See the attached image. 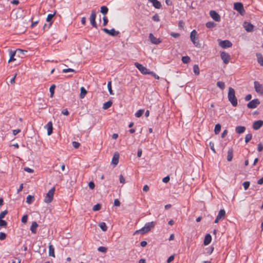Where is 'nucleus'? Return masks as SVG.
Here are the masks:
<instances>
[{
    "mask_svg": "<svg viewBox=\"0 0 263 263\" xmlns=\"http://www.w3.org/2000/svg\"><path fill=\"white\" fill-rule=\"evenodd\" d=\"M98 251L102 252V253H106L107 251V248L105 247L101 246V247H99L98 248Z\"/></svg>",
    "mask_w": 263,
    "mask_h": 263,
    "instance_id": "41",
    "label": "nucleus"
},
{
    "mask_svg": "<svg viewBox=\"0 0 263 263\" xmlns=\"http://www.w3.org/2000/svg\"><path fill=\"white\" fill-rule=\"evenodd\" d=\"M226 215V212L224 209H221L217 215L219 217L223 218Z\"/></svg>",
    "mask_w": 263,
    "mask_h": 263,
    "instance_id": "34",
    "label": "nucleus"
},
{
    "mask_svg": "<svg viewBox=\"0 0 263 263\" xmlns=\"http://www.w3.org/2000/svg\"><path fill=\"white\" fill-rule=\"evenodd\" d=\"M62 113L65 116H68L69 113L67 109H64L62 111Z\"/></svg>",
    "mask_w": 263,
    "mask_h": 263,
    "instance_id": "63",
    "label": "nucleus"
},
{
    "mask_svg": "<svg viewBox=\"0 0 263 263\" xmlns=\"http://www.w3.org/2000/svg\"><path fill=\"white\" fill-rule=\"evenodd\" d=\"M86 93H87V91L85 90V89L83 87H82L81 88V93H80L81 98H83L85 96Z\"/></svg>",
    "mask_w": 263,
    "mask_h": 263,
    "instance_id": "36",
    "label": "nucleus"
},
{
    "mask_svg": "<svg viewBox=\"0 0 263 263\" xmlns=\"http://www.w3.org/2000/svg\"><path fill=\"white\" fill-rule=\"evenodd\" d=\"M7 225V222L2 219H0V227H5Z\"/></svg>",
    "mask_w": 263,
    "mask_h": 263,
    "instance_id": "45",
    "label": "nucleus"
},
{
    "mask_svg": "<svg viewBox=\"0 0 263 263\" xmlns=\"http://www.w3.org/2000/svg\"><path fill=\"white\" fill-rule=\"evenodd\" d=\"M119 180L120 182L122 184H124L125 182V179L122 175H120Z\"/></svg>",
    "mask_w": 263,
    "mask_h": 263,
    "instance_id": "51",
    "label": "nucleus"
},
{
    "mask_svg": "<svg viewBox=\"0 0 263 263\" xmlns=\"http://www.w3.org/2000/svg\"><path fill=\"white\" fill-rule=\"evenodd\" d=\"M190 39L194 45L198 48L200 47L201 44L198 37L197 32L195 30H193L190 33Z\"/></svg>",
    "mask_w": 263,
    "mask_h": 263,
    "instance_id": "2",
    "label": "nucleus"
},
{
    "mask_svg": "<svg viewBox=\"0 0 263 263\" xmlns=\"http://www.w3.org/2000/svg\"><path fill=\"white\" fill-rule=\"evenodd\" d=\"M144 111V109H139L135 113V115L137 118H139L142 115Z\"/></svg>",
    "mask_w": 263,
    "mask_h": 263,
    "instance_id": "38",
    "label": "nucleus"
},
{
    "mask_svg": "<svg viewBox=\"0 0 263 263\" xmlns=\"http://www.w3.org/2000/svg\"><path fill=\"white\" fill-rule=\"evenodd\" d=\"M216 85L221 90H223L225 88V84L222 81H218L216 83Z\"/></svg>",
    "mask_w": 263,
    "mask_h": 263,
    "instance_id": "31",
    "label": "nucleus"
},
{
    "mask_svg": "<svg viewBox=\"0 0 263 263\" xmlns=\"http://www.w3.org/2000/svg\"><path fill=\"white\" fill-rule=\"evenodd\" d=\"M174 255L170 256L167 260V263H170L174 260Z\"/></svg>",
    "mask_w": 263,
    "mask_h": 263,
    "instance_id": "57",
    "label": "nucleus"
},
{
    "mask_svg": "<svg viewBox=\"0 0 263 263\" xmlns=\"http://www.w3.org/2000/svg\"><path fill=\"white\" fill-rule=\"evenodd\" d=\"M38 227V224L36 222L34 221L32 223L30 227V230L33 234H35L37 231V228Z\"/></svg>",
    "mask_w": 263,
    "mask_h": 263,
    "instance_id": "21",
    "label": "nucleus"
},
{
    "mask_svg": "<svg viewBox=\"0 0 263 263\" xmlns=\"http://www.w3.org/2000/svg\"><path fill=\"white\" fill-rule=\"evenodd\" d=\"M254 88L256 92L260 95H263V85L258 81L254 82Z\"/></svg>",
    "mask_w": 263,
    "mask_h": 263,
    "instance_id": "8",
    "label": "nucleus"
},
{
    "mask_svg": "<svg viewBox=\"0 0 263 263\" xmlns=\"http://www.w3.org/2000/svg\"><path fill=\"white\" fill-rule=\"evenodd\" d=\"M99 227H100L101 230L104 232L106 231L107 230V227L106 223L104 222H102L100 223Z\"/></svg>",
    "mask_w": 263,
    "mask_h": 263,
    "instance_id": "29",
    "label": "nucleus"
},
{
    "mask_svg": "<svg viewBox=\"0 0 263 263\" xmlns=\"http://www.w3.org/2000/svg\"><path fill=\"white\" fill-rule=\"evenodd\" d=\"M103 30L107 34L109 35L115 36H117L119 34V31L115 30V29L112 28L110 30H109L106 28H104Z\"/></svg>",
    "mask_w": 263,
    "mask_h": 263,
    "instance_id": "13",
    "label": "nucleus"
},
{
    "mask_svg": "<svg viewBox=\"0 0 263 263\" xmlns=\"http://www.w3.org/2000/svg\"><path fill=\"white\" fill-rule=\"evenodd\" d=\"M263 125V121L257 120L255 121L253 124V128L255 130L259 129Z\"/></svg>",
    "mask_w": 263,
    "mask_h": 263,
    "instance_id": "17",
    "label": "nucleus"
},
{
    "mask_svg": "<svg viewBox=\"0 0 263 263\" xmlns=\"http://www.w3.org/2000/svg\"><path fill=\"white\" fill-rule=\"evenodd\" d=\"M45 128L47 130L48 135H50L52 133V123L51 121L49 122L45 126Z\"/></svg>",
    "mask_w": 263,
    "mask_h": 263,
    "instance_id": "19",
    "label": "nucleus"
},
{
    "mask_svg": "<svg viewBox=\"0 0 263 263\" xmlns=\"http://www.w3.org/2000/svg\"><path fill=\"white\" fill-rule=\"evenodd\" d=\"M119 157L120 155L119 153L115 152L111 160V164H118L119 162Z\"/></svg>",
    "mask_w": 263,
    "mask_h": 263,
    "instance_id": "18",
    "label": "nucleus"
},
{
    "mask_svg": "<svg viewBox=\"0 0 263 263\" xmlns=\"http://www.w3.org/2000/svg\"><path fill=\"white\" fill-rule=\"evenodd\" d=\"M24 170L25 171L30 173H32L33 172V170L29 167H25Z\"/></svg>",
    "mask_w": 263,
    "mask_h": 263,
    "instance_id": "64",
    "label": "nucleus"
},
{
    "mask_svg": "<svg viewBox=\"0 0 263 263\" xmlns=\"http://www.w3.org/2000/svg\"><path fill=\"white\" fill-rule=\"evenodd\" d=\"M234 9L238 11L240 14H243L245 13V9L242 3L237 2L234 4Z\"/></svg>",
    "mask_w": 263,
    "mask_h": 263,
    "instance_id": "7",
    "label": "nucleus"
},
{
    "mask_svg": "<svg viewBox=\"0 0 263 263\" xmlns=\"http://www.w3.org/2000/svg\"><path fill=\"white\" fill-rule=\"evenodd\" d=\"M212 240V237L210 234H206L204 239V245L207 246L211 242Z\"/></svg>",
    "mask_w": 263,
    "mask_h": 263,
    "instance_id": "22",
    "label": "nucleus"
},
{
    "mask_svg": "<svg viewBox=\"0 0 263 263\" xmlns=\"http://www.w3.org/2000/svg\"><path fill=\"white\" fill-rule=\"evenodd\" d=\"M206 27L208 28H213L216 26V24L213 22H208L206 23Z\"/></svg>",
    "mask_w": 263,
    "mask_h": 263,
    "instance_id": "30",
    "label": "nucleus"
},
{
    "mask_svg": "<svg viewBox=\"0 0 263 263\" xmlns=\"http://www.w3.org/2000/svg\"><path fill=\"white\" fill-rule=\"evenodd\" d=\"M12 132H13V135L15 136L16 135H17V134H18L19 133L21 132V129H14V130H13Z\"/></svg>",
    "mask_w": 263,
    "mask_h": 263,
    "instance_id": "62",
    "label": "nucleus"
},
{
    "mask_svg": "<svg viewBox=\"0 0 263 263\" xmlns=\"http://www.w3.org/2000/svg\"><path fill=\"white\" fill-rule=\"evenodd\" d=\"M55 88V86L54 84H53L50 86L49 88V91L50 92V97L51 98L53 97V96Z\"/></svg>",
    "mask_w": 263,
    "mask_h": 263,
    "instance_id": "39",
    "label": "nucleus"
},
{
    "mask_svg": "<svg viewBox=\"0 0 263 263\" xmlns=\"http://www.w3.org/2000/svg\"><path fill=\"white\" fill-rule=\"evenodd\" d=\"M210 15L211 17L215 21L219 22L220 21V16L219 14L214 10H211L210 12Z\"/></svg>",
    "mask_w": 263,
    "mask_h": 263,
    "instance_id": "14",
    "label": "nucleus"
},
{
    "mask_svg": "<svg viewBox=\"0 0 263 263\" xmlns=\"http://www.w3.org/2000/svg\"><path fill=\"white\" fill-rule=\"evenodd\" d=\"M107 88H108L109 93L110 95H113L112 90L111 89V81L108 82Z\"/></svg>",
    "mask_w": 263,
    "mask_h": 263,
    "instance_id": "42",
    "label": "nucleus"
},
{
    "mask_svg": "<svg viewBox=\"0 0 263 263\" xmlns=\"http://www.w3.org/2000/svg\"><path fill=\"white\" fill-rule=\"evenodd\" d=\"M221 130V125L219 123L216 124L214 128V132L216 135H217L219 133Z\"/></svg>",
    "mask_w": 263,
    "mask_h": 263,
    "instance_id": "28",
    "label": "nucleus"
},
{
    "mask_svg": "<svg viewBox=\"0 0 263 263\" xmlns=\"http://www.w3.org/2000/svg\"><path fill=\"white\" fill-rule=\"evenodd\" d=\"M260 104V101L258 99H254L249 102L247 104V107L249 108H255Z\"/></svg>",
    "mask_w": 263,
    "mask_h": 263,
    "instance_id": "12",
    "label": "nucleus"
},
{
    "mask_svg": "<svg viewBox=\"0 0 263 263\" xmlns=\"http://www.w3.org/2000/svg\"><path fill=\"white\" fill-rule=\"evenodd\" d=\"M220 57L225 64H228L231 59L230 55L225 51L220 52Z\"/></svg>",
    "mask_w": 263,
    "mask_h": 263,
    "instance_id": "9",
    "label": "nucleus"
},
{
    "mask_svg": "<svg viewBox=\"0 0 263 263\" xmlns=\"http://www.w3.org/2000/svg\"><path fill=\"white\" fill-rule=\"evenodd\" d=\"M219 41V45L222 48H230L232 46V43L229 40L221 41L220 40Z\"/></svg>",
    "mask_w": 263,
    "mask_h": 263,
    "instance_id": "10",
    "label": "nucleus"
},
{
    "mask_svg": "<svg viewBox=\"0 0 263 263\" xmlns=\"http://www.w3.org/2000/svg\"><path fill=\"white\" fill-rule=\"evenodd\" d=\"M193 71L196 75H198L200 73L199 68L197 65H195L193 66Z\"/></svg>",
    "mask_w": 263,
    "mask_h": 263,
    "instance_id": "35",
    "label": "nucleus"
},
{
    "mask_svg": "<svg viewBox=\"0 0 263 263\" xmlns=\"http://www.w3.org/2000/svg\"><path fill=\"white\" fill-rule=\"evenodd\" d=\"M243 26L247 32H252L253 30L254 26L250 23L246 22L243 23Z\"/></svg>",
    "mask_w": 263,
    "mask_h": 263,
    "instance_id": "16",
    "label": "nucleus"
},
{
    "mask_svg": "<svg viewBox=\"0 0 263 263\" xmlns=\"http://www.w3.org/2000/svg\"><path fill=\"white\" fill-rule=\"evenodd\" d=\"M108 9L107 8V7L106 6H103L101 7L100 11L103 14H104V15L106 14L108 12Z\"/></svg>",
    "mask_w": 263,
    "mask_h": 263,
    "instance_id": "32",
    "label": "nucleus"
},
{
    "mask_svg": "<svg viewBox=\"0 0 263 263\" xmlns=\"http://www.w3.org/2000/svg\"><path fill=\"white\" fill-rule=\"evenodd\" d=\"M171 35L175 38H177L180 36V34L178 33L172 32Z\"/></svg>",
    "mask_w": 263,
    "mask_h": 263,
    "instance_id": "60",
    "label": "nucleus"
},
{
    "mask_svg": "<svg viewBox=\"0 0 263 263\" xmlns=\"http://www.w3.org/2000/svg\"><path fill=\"white\" fill-rule=\"evenodd\" d=\"M250 183L249 181H245L243 183L242 185L244 187L245 190H247L248 189L250 186Z\"/></svg>",
    "mask_w": 263,
    "mask_h": 263,
    "instance_id": "44",
    "label": "nucleus"
},
{
    "mask_svg": "<svg viewBox=\"0 0 263 263\" xmlns=\"http://www.w3.org/2000/svg\"><path fill=\"white\" fill-rule=\"evenodd\" d=\"M112 102L111 101H108L103 104V108L104 109H107L109 108L112 105Z\"/></svg>",
    "mask_w": 263,
    "mask_h": 263,
    "instance_id": "27",
    "label": "nucleus"
},
{
    "mask_svg": "<svg viewBox=\"0 0 263 263\" xmlns=\"http://www.w3.org/2000/svg\"><path fill=\"white\" fill-rule=\"evenodd\" d=\"M152 18L155 22H159L160 21L159 17L157 14H155V15H154Z\"/></svg>",
    "mask_w": 263,
    "mask_h": 263,
    "instance_id": "53",
    "label": "nucleus"
},
{
    "mask_svg": "<svg viewBox=\"0 0 263 263\" xmlns=\"http://www.w3.org/2000/svg\"><path fill=\"white\" fill-rule=\"evenodd\" d=\"M25 52H27V51L20 49H16V50H10L9 51L10 59L8 61V62L10 63L15 60V59L14 58V57L16 53L20 55L21 54H25Z\"/></svg>",
    "mask_w": 263,
    "mask_h": 263,
    "instance_id": "4",
    "label": "nucleus"
},
{
    "mask_svg": "<svg viewBox=\"0 0 263 263\" xmlns=\"http://www.w3.org/2000/svg\"><path fill=\"white\" fill-rule=\"evenodd\" d=\"M27 219H28V216L27 215H24L22 218V222L23 223H25L27 221Z\"/></svg>",
    "mask_w": 263,
    "mask_h": 263,
    "instance_id": "55",
    "label": "nucleus"
},
{
    "mask_svg": "<svg viewBox=\"0 0 263 263\" xmlns=\"http://www.w3.org/2000/svg\"><path fill=\"white\" fill-rule=\"evenodd\" d=\"M34 200V196L30 195H28L26 198V202L28 204H31Z\"/></svg>",
    "mask_w": 263,
    "mask_h": 263,
    "instance_id": "33",
    "label": "nucleus"
},
{
    "mask_svg": "<svg viewBox=\"0 0 263 263\" xmlns=\"http://www.w3.org/2000/svg\"><path fill=\"white\" fill-rule=\"evenodd\" d=\"M182 61L184 64H187L190 61V58L189 56H184L182 58Z\"/></svg>",
    "mask_w": 263,
    "mask_h": 263,
    "instance_id": "37",
    "label": "nucleus"
},
{
    "mask_svg": "<svg viewBox=\"0 0 263 263\" xmlns=\"http://www.w3.org/2000/svg\"><path fill=\"white\" fill-rule=\"evenodd\" d=\"M170 177L168 176H167L163 178L162 181L164 183H167L170 181Z\"/></svg>",
    "mask_w": 263,
    "mask_h": 263,
    "instance_id": "58",
    "label": "nucleus"
},
{
    "mask_svg": "<svg viewBox=\"0 0 263 263\" xmlns=\"http://www.w3.org/2000/svg\"><path fill=\"white\" fill-rule=\"evenodd\" d=\"M101 208V204L99 203H97V204L93 206L92 210L94 211H99V210H100Z\"/></svg>",
    "mask_w": 263,
    "mask_h": 263,
    "instance_id": "43",
    "label": "nucleus"
},
{
    "mask_svg": "<svg viewBox=\"0 0 263 263\" xmlns=\"http://www.w3.org/2000/svg\"><path fill=\"white\" fill-rule=\"evenodd\" d=\"M263 149V145L261 143H259L258 144V147H257V150L258 152H261L262 151Z\"/></svg>",
    "mask_w": 263,
    "mask_h": 263,
    "instance_id": "59",
    "label": "nucleus"
},
{
    "mask_svg": "<svg viewBox=\"0 0 263 263\" xmlns=\"http://www.w3.org/2000/svg\"><path fill=\"white\" fill-rule=\"evenodd\" d=\"M149 39L151 42L155 45H158L161 42L160 39L156 38L152 33L149 34Z\"/></svg>",
    "mask_w": 263,
    "mask_h": 263,
    "instance_id": "15",
    "label": "nucleus"
},
{
    "mask_svg": "<svg viewBox=\"0 0 263 263\" xmlns=\"http://www.w3.org/2000/svg\"><path fill=\"white\" fill-rule=\"evenodd\" d=\"M155 226V222L154 221H152L149 222H147L145 223L144 226L139 231H136L135 233H138V232H141L142 234H144L148 232L152 228H154Z\"/></svg>",
    "mask_w": 263,
    "mask_h": 263,
    "instance_id": "3",
    "label": "nucleus"
},
{
    "mask_svg": "<svg viewBox=\"0 0 263 263\" xmlns=\"http://www.w3.org/2000/svg\"><path fill=\"white\" fill-rule=\"evenodd\" d=\"M135 66L141 72V73L143 74H149L150 72L147 68L138 62L135 63Z\"/></svg>",
    "mask_w": 263,
    "mask_h": 263,
    "instance_id": "6",
    "label": "nucleus"
},
{
    "mask_svg": "<svg viewBox=\"0 0 263 263\" xmlns=\"http://www.w3.org/2000/svg\"><path fill=\"white\" fill-rule=\"evenodd\" d=\"M80 144L78 142H76V141L72 142V146L76 148H78L80 146Z\"/></svg>",
    "mask_w": 263,
    "mask_h": 263,
    "instance_id": "52",
    "label": "nucleus"
},
{
    "mask_svg": "<svg viewBox=\"0 0 263 263\" xmlns=\"http://www.w3.org/2000/svg\"><path fill=\"white\" fill-rule=\"evenodd\" d=\"M256 56L257 57V62L260 66H263V56L260 53H256Z\"/></svg>",
    "mask_w": 263,
    "mask_h": 263,
    "instance_id": "23",
    "label": "nucleus"
},
{
    "mask_svg": "<svg viewBox=\"0 0 263 263\" xmlns=\"http://www.w3.org/2000/svg\"><path fill=\"white\" fill-rule=\"evenodd\" d=\"M114 205L116 206H119L121 204L120 201L118 199H116L114 200Z\"/></svg>",
    "mask_w": 263,
    "mask_h": 263,
    "instance_id": "56",
    "label": "nucleus"
},
{
    "mask_svg": "<svg viewBox=\"0 0 263 263\" xmlns=\"http://www.w3.org/2000/svg\"><path fill=\"white\" fill-rule=\"evenodd\" d=\"M228 98L233 106L236 107L237 105V99L235 96V90L232 87L229 88Z\"/></svg>",
    "mask_w": 263,
    "mask_h": 263,
    "instance_id": "1",
    "label": "nucleus"
},
{
    "mask_svg": "<svg viewBox=\"0 0 263 263\" xmlns=\"http://www.w3.org/2000/svg\"><path fill=\"white\" fill-rule=\"evenodd\" d=\"M49 255L53 257H55L54 248L51 245L49 246Z\"/></svg>",
    "mask_w": 263,
    "mask_h": 263,
    "instance_id": "26",
    "label": "nucleus"
},
{
    "mask_svg": "<svg viewBox=\"0 0 263 263\" xmlns=\"http://www.w3.org/2000/svg\"><path fill=\"white\" fill-rule=\"evenodd\" d=\"M96 11L95 10L91 11V13L90 16V23L91 25L95 28H97V25L96 22Z\"/></svg>",
    "mask_w": 263,
    "mask_h": 263,
    "instance_id": "11",
    "label": "nucleus"
},
{
    "mask_svg": "<svg viewBox=\"0 0 263 263\" xmlns=\"http://www.w3.org/2000/svg\"><path fill=\"white\" fill-rule=\"evenodd\" d=\"M246 127L242 126H238L235 128V132L238 134H241L245 132Z\"/></svg>",
    "mask_w": 263,
    "mask_h": 263,
    "instance_id": "25",
    "label": "nucleus"
},
{
    "mask_svg": "<svg viewBox=\"0 0 263 263\" xmlns=\"http://www.w3.org/2000/svg\"><path fill=\"white\" fill-rule=\"evenodd\" d=\"M148 74H151V75L153 76L155 79H156L157 80H159L160 79V77L156 73H155L153 71H150Z\"/></svg>",
    "mask_w": 263,
    "mask_h": 263,
    "instance_id": "50",
    "label": "nucleus"
},
{
    "mask_svg": "<svg viewBox=\"0 0 263 263\" xmlns=\"http://www.w3.org/2000/svg\"><path fill=\"white\" fill-rule=\"evenodd\" d=\"M55 192V187H53L51 188L48 193L46 194V195L44 199V202L46 203H50L52 201L53 199V197Z\"/></svg>",
    "mask_w": 263,
    "mask_h": 263,
    "instance_id": "5",
    "label": "nucleus"
},
{
    "mask_svg": "<svg viewBox=\"0 0 263 263\" xmlns=\"http://www.w3.org/2000/svg\"><path fill=\"white\" fill-rule=\"evenodd\" d=\"M149 2L152 3L153 6L156 9H160L161 7V4L158 0H148Z\"/></svg>",
    "mask_w": 263,
    "mask_h": 263,
    "instance_id": "20",
    "label": "nucleus"
},
{
    "mask_svg": "<svg viewBox=\"0 0 263 263\" xmlns=\"http://www.w3.org/2000/svg\"><path fill=\"white\" fill-rule=\"evenodd\" d=\"M88 186L90 189L93 190L95 188V185L93 182L90 181L88 183Z\"/></svg>",
    "mask_w": 263,
    "mask_h": 263,
    "instance_id": "54",
    "label": "nucleus"
},
{
    "mask_svg": "<svg viewBox=\"0 0 263 263\" xmlns=\"http://www.w3.org/2000/svg\"><path fill=\"white\" fill-rule=\"evenodd\" d=\"M74 71H75L72 68H66V69H63L62 70V72L63 73H67L69 72H74Z\"/></svg>",
    "mask_w": 263,
    "mask_h": 263,
    "instance_id": "47",
    "label": "nucleus"
},
{
    "mask_svg": "<svg viewBox=\"0 0 263 263\" xmlns=\"http://www.w3.org/2000/svg\"><path fill=\"white\" fill-rule=\"evenodd\" d=\"M252 138V135L251 134H248L246 135V136L245 137V142L246 143L249 142L251 140Z\"/></svg>",
    "mask_w": 263,
    "mask_h": 263,
    "instance_id": "40",
    "label": "nucleus"
},
{
    "mask_svg": "<svg viewBox=\"0 0 263 263\" xmlns=\"http://www.w3.org/2000/svg\"><path fill=\"white\" fill-rule=\"evenodd\" d=\"M6 234L4 232H0V240H3L6 238Z\"/></svg>",
    "mask_w": 263,
    "mask_h": 263,
    "instance_id": "46",
    "label": "nucleus"
},
{
    "mask_svg": "<svg viewBox=\"0 0 263 263\" xmlns=\"http://www.w3.org/2000/svg\"><path fill=\"white\" fill-rule=\"evenodd\" d=\"M103 25L106 26L107 25V24L108 23V19H107V17L104 16L103 17Z\"/></svg>",
    "mask_w": 263,
    "mask_h": 263,
    "instance_id": "61",
    "label": "nucleus"
},
{
    "mask_svg": "<svg viewBox=\"0 0 263 263\" xmlns=\"http://www.w3.org/2000/svg\"><path fill=\"white\" fill-rule=\"evenodd\" d=\"M54 15H55V12L53 14H49L47 17L46 21L47 22H50L51 20V19L52 18V17L54 16Z\"/></svg>",
    "mask_w": 263,
    "mask_h": 263,
    "instance_id": "49",
    "label": "nucleus"
},
{
    "mask_svg": "<svg viewBox=\"0 0 263 263\" xmlns=\"http://www.w3.org/2000/svg\"><path fill=\"white\" fill-rule=\"evenodd\" d=\"M233 156V149L232 148H230L228 151L227 160L231 161Z\"/></svg>",
    "mask_w": 263,
    "mask_h": 263,
    "instance_id": "24",
    "label": "nucleus"
},
{
    "mask_svg": "<svg viewBox=\"0 0 263 263\" xmlns=\"http://www.w3.org/2000/svg\"><path fill=\"white\" fill-rule=\"evenodd\" d=\"M8 213L7 210H5L0 213V219H2L5 217V215Z\"/></svg>",
    "mask_w": 263,
    "mask_h": 263,
    "instance_id": "48",
    "label": "nucleus"
}]
</instances>
